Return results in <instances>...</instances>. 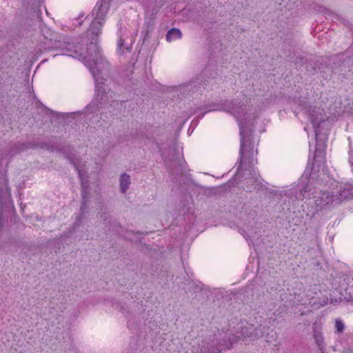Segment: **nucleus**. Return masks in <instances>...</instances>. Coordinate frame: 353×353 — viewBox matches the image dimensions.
Returning <instances> with one entry per match:
<instances>
[{"label": "nucleus", "mask_w": 353, "mask_h": 353, "mask_svg": "<svg viewBox=\"0 0 353 353\" xmlns=\"http://www.w3.org/2000/svg\"><path fill=\"white\" fill-rule=\"evenodd\" d=\"M303 193V185L300 183L290 190L284 191L285 197H288L292 201L303 200L305 199Z\"/></svg>", "instance_id": "nucleus-17"}, {"label": "nucleus", "mask_w": 353, "mask_h": 353, "mask_svg": "<svg viewBox=\"0 0 353 353\" xmlns=\"http://www.w3.org/2000/svg\"><path fill=\"white\" fill-rule=\"evenodd\" d=\"M230 183H232V184L233 185V183H232L231 181H228V185H229V186L230 185Z\"/></svg>", "instance_id": "nucleus-46"}, {"label": "nucleus", "mask_w": 353, "mask_h": 353, "mask_svg": "<svg viewBox=\"0 0 353 353\" xmlns=\"http://www.w3.org/2000/svg\"><path fill=\"white\" fill-rule=\"evenodd\" d=\"M221 108V105L219 104V103H208V104H205L204 105H200V106H198V107H196V108H192L190 109V112H191V114H196L198 111H201V110H205V112L202 113L201 115H199L197 117V119L196 120H194L192 123V124H194V125H196L198 121H199V119H201V118H203V117L204 116V114L209 112V111H212V110H219Z\"/></svg>", "instance_id": "nucleus-13"}, {"label": "nucleus", "mask_w": 353, "mask_h": 353, "mask_svg": "<svg viewBox=\"0 0 353 353\" xmlns=\"http://www.w3.org/2000/svg\"><path fill=\"white\" fill-rule=\"evenodd\" d=\"M81 192L82 200L79 214H81V216H85L88 213V203L90 187H88V188H84L83 190H81Z\"/></svg>", "instance_id": "nucleus-18"}, {"label": "nucleus", "mask_w": 353, "mask_h": 353, "mask_svg": "<svg viewBox=\"0 0 353 353\" xmlns=\"http://www.w3.org/2000/svg\"><path fill=\"white\" fill-rule=\"evenodd\" d=\"M301 60V63L306 65L305 68L307 74L313 76L318 73V65H320L318 63V59H310L308 61L305 58H302Z\"/></svg>", "instance_id": "nucleus-21"}, {"label": "nucleus", "mask_w": 353, "mask_h": 353, "mask_svg": "<svg viewBox=\"0 0 353 353\" xmlns=\"http://www.w3.org/2000/svg\"><path fill=\"white\" fill-rule=\"evenodd\" d=\"M150 31L149 30H146L145 34L144 36L143 41H145L148 38H150Z\"/></svg>", "instance_id": "nucleus-39"}, {"label": "nucleus", "mask_w": 353, "mask_h": 353, "mask_svg": "<svg viewBox=\"0 0 353 353\" xmlns=\"http://www.w3.org/2000/svg\"><path fill=\"white\" fill-rule=\"evenodd\" d=\"M202 87H203V85L201 83L200 78L196 77L187 83L174 86L172 92L174 93V97L177 95L180 99H182L190 96L195 91L201 90Z\"/></svg>", "instance_id": "nucleus-9"}, {"label": "nucleus", "mask_w": 353, "mask_h": 353, "mask_svg": "<svg viewBox=\"0 0 353 353\" xmlns=\"http://www.w3.org/2000/svg\"><path fill=\"white\" fill-rule=\"evenodd\" d=\"M232 112L235 114L239 121V125L240 128V137H241V145H240V163L237 170L242 169L243 162L248 163L250 167V176L248 179L246 185V191L252 192L255 190H265L267 192L266 196L272 201L275 203H279L283 196H285L284 192L272 190L268 189L263 184V180L261 177L259 173L256 171L253 166L256 163V159L255 156L257 153V150H254L253 145V132L254 126L253 123L248 121L246 118H241V116L245 114V105H241L238 110L235 109V107L238 105L236 101L231 102Z\"/></svg>", "instance_id": "nucleus-2"}, {"label": "nucleus", "mask_w": 353, "mask_h": 353, "mask_svg": "<svg viewBox=\"0 0 353 353\" xmlns=\"http://www.w3.org/2000/svg\"><path fill=\"white\" fill-rule=\"evenodd\" d=\"M85 218V216H81L79 214L75 219V221L71 228L68 231L64 232L60 236V239H68L70 238L72 233H77L81 230L83 228V219Z\"/></svg>", "instance_id": "nucleus-15"}, {"label": "nucleus", "mask_w": 353, "mask_h": 353, "mask_svg": "<svg viewBox=\"0 0 353 353\" xmlns=\"http://www.w3.org/2000/svg\"><path fill=\"white\" fill-rule=\"evenodd\" d=\"M195 288H199V290H202V288L199 287L198 285H196Z\"/></svg>", "instance_id": "nucleus-44"}, {"label": "nucleus", "mask_w": 353, "mask_h": 353, "mask_svg": "<svg viewBox=\"0 0 353 353\" xmlns=\"http://www.w3.org/2000/svg\"><path fill=\"white\" fill-rule=\"evenodd\" d=\"M334 18H335L336 19H337V20H341V17L339 15H338V14H334Z\"/></svg>", "instance_id": "nucleus-42"}, {"label": "nucleus", "mask_w": 353, "mask_h": 353, "mask_svg": "<svg viewBox=\"0 0 353 353\" xmlns=\"http://www.w3.org/2000/svg\"><path fill=\"white\" fill-rule=\"evenodd\" d=\"M58 144L55 137H47L43 139L41 149L52 152L56 151Z\"/></svg>", "instance_id": "nucleus-22"}, {"label": "nucleus", "mask_w": 353, "mask_h": 353, "mask_svg": "<svg viewBox=\"0 0 353 353\" xmlns=\"http://www.w3.org/2000/svg\"><path fill=\"white\" fill-rule=\"evenodd\" d=\"M345 353H353V350H352L350 348H344Z\"/></svg>", "instance_id": "nucleus-40"}, {"label": "nucleus", "mask_w": 353, "mask_h": 353, "mask_svg": "<svg viewBox=\"0 0 353 353\" xmlns=\"http://www.w3.org/2000/svg\"><path fill=\"white\" fill-rule=\"evenodd\" d=\"M96 91V96H95V101H92L90 104H89L86 107V112L90 114L95 113L99 111V105L107 103L109 101V96H108V93L105 92V94H107V100L102 102V100H100L99 99H97V89L95 88Z\"/></svg>", "instance_id": "nucleus-24"}, {"label": "nucleus", "mask_w": 353, "mask_h": 353, "mask_svg": "<svg viewBox=\"0 0 353 353\" xmlns=\"http://www.w3.org/2000/svg\"><path fill=\"white\" fill-rule=\"evenodd\" d=\"M48 111H49L51 114H54V112L52 110H48Z\"/></svg>", "instance_id": "nucleus-45"}, {"label": "nucleus", "mask_w": 353, "mask_h": 353, "mask_svg": "<svg viewBox=\"0 0 353 353\" xmlns=\"http://www.w3.org/2000/svg\"><path fill=\"white\" fill-rule=\"evenodd\" d=\"M297 103L299 106L303 110H305V114L307 113V110L310 108V107H312L309 105L308 101L306 99H299Z\"/></svg>", "instance_id": "nucleus-33"}, {"label": "nucleus", "mask_w": 353, "mask_h": 353, "mask_svg": "<svg viewBox=\"0 0 353 353\" xmlns=\"http://www.w3.org/2000/svg\"><path fill=\"white\" fill-rule=\"evenodd\" d=\"M312 332H313V337L314 339L315 343L318 347V349L321 351L322 353L324 352V339L322 334V327L320 325H319L316 322L314 323L312 325Z\"/></svg>", "instance_id": "nucleus-14"}, {"label": "nucleus", "mask_w": 353, "mask_h": 353, "mask_svg": "<svg viewBox=\"0 0 353 353\" xmlns=\"http://www.w3.org/2000/svg\"><path fill=\"white\" fill-rule=\"evenodd\" d=\"M315 149L312 159H309L305 171L301 177L300 183L303 185L304 198L316 197L318 192L312 185V181L319 177L321 166L325 163V152L323 144L319 143Z\"/></svg>", "instance_id": "nucleus-3"}, {"label": "nucleus", "mask_w": 353, "mask_h": 353, "mask_svg": "<svg viewBox=\"0 0 353 353\" xmlns=\"http://www.w3.org/2000/svg\"><path fill=\"white\" fill-rule=\"evenodd\" d=\"M352 300H353V298H352Z\"/></svg>", "instance_id": "nucleus-48"}, {"label": "nucleus", "mask_w": 353, "mask_h": 353, "mask_svg": "<svg viewBox=\"0 0 353 353\" xmlns=\"http://www.w3.org/2000/svg\"><path fill=\"white\" fill-rule=\"evenodd\" d=\"M79 177L80 178L81 181V190H83L84 188H88V187H90L88 182L87 181H85L83 179V176L81 174V177L79 176Z\"/></svg>", "instance_id": "nucleus-37"}, {"label": "nucleus", "mask_w": 353, "mask_h": 353, "mask_svg": "<svg viewBox=\"0 0 353 353\" xmlns=\"http://www.w3.org/2000/svg\"><path fill=\"white\" fill-rule=\"evenodd\" d=\"M111 0H99L93 9L95 21L91 24L90 28L85 35L81 38L79 44L80 59L89 68L96 82L97 99L106 101L107 94L103 88L104 83L102 70L108 68L109 63L103 59L97 44V37L102 27L101 21L103 20L109 9Z\"/></svg>", "instance_id": "nucleus-1"}, {"label": "nucleus", "mask_w": 353, "mask_h": 353, "mask_svg": "<svg viewBox=\"0 0 353 353\" xmlns=\"http://www.w3.org/2000/svg\"><path fill=\"white\" fill-rule=\"evenodd\" d=\"M120 191L121 193H125L130 184V176L126 173L121 175L119 179Z\"/></svg>", "instance_id": "nucleus-26"}, {"label": "nucleus", "mask_w": 353, "mask_h": 353, "mask_svg": "<svg viewBox=\"0 0 353 353\" xmlns=\"http://www.w3.org/2000/svg\"><path fill=\"white\" fill-rule=\"evenodd\" d=\"M105 81L106 79L103 77V80H102V81L104 83V85H103V88H105V90H107V88H105ZM108 90H110V88H108ZM106 92L108 94V92L106 91Z\"/></svg>", "instance_id": "nucleus-41"}, {"label": "nucleus", "mask_w": 353, "mask_h": 353, "mask_svg": "<svg viewBox=\"0 0 353 353\" xmlns=\"http://www.w3.org/2000/svg\"><path fill=\"white\" fill-rule=\"evenodd\" d=\"M254 214H255V212H253V211H250V212L249 213V214H250L251 216H254Z\"/></svg>", "instance_id": "nucleus-43"}, {"label": "nucleus", "mask_w": 353, "mask_h": 353, "mask_svg": "<svg viewBox=\"0 0 353 353\" xmlns=\"http://www.w3.org/2000/svg\"><path fill=\"white\" fill-rule=\"evenodd\" d=\"M151 126H144L141 128L137 134V137L143 139H151L152 133L150 131Z\"/></svg>", "instance_id": "nucleus-28"}, {"label": "nucleus", "mask_w": 353, "mask_h": 353, "mask_svg": "<svg viewBox=\"0 0 353 353\" xmlns=\"http://www.w3.org/2000/svg\"><path fill=\"white\" fill-rule=\"evenodd\" d=\"M56 152L61 153L74 166L78 175L81 177L79 165L81 159L77 155L74 147L70 145H64L59 143Z\"/></svg>", "instance_id": "nucleus-10"}, {"label": "nucleus", "mask_w": 353, "mask_h": 353, "mask_svg": "<svg viewBox=\"0 0 353 353\" xmlns=\"http://www.w3.org/2000/svg\"><path fill=\"white\" fill-rule=\"evenodd\" d=\"M318 73H320L324 79H327V77H331L332 74L334 73L332 70V63L327 65L323 59H318Z\"/></svg>", "instance_id": "nucleus-19"}, {"label": "nucleus", "mask_w": 353, "mask_h": 353, "mask_svg": "<svg viewBox=\"0 0 353 353\" xmlns=\"http://www.w3.org/2000/svg\"><path fill=\"white\" fill-rule=\"evenodd\" d=\"M319 11L321 12H323L327 15L334 14V13L331 10H330L329 9H327V8H325L324 6H319Z\"/></svg>", "instance_id": "nucleus-36"}, {"label": "nucleus", "mask_w": 353, "mask_h": 353, "mask_svg": "<svg viewBox=\"0 0 353 353\" xmlns=\"http://www.w3.org/2000/svg\"><path fill=\"white\" fill-rule=\"evenodd\" d=\"M118 50L120 53L124 52V49L127 51H130L132 48V43H127L125 39L121 35L117 43Z\"/></svg>", "instance_id": "nucleus-30"}, {"label": "nucleus", "mask_w": 353, "mask_h": 353, "mask_svg": "<svg viewBox=\"0 0 353 353\" xmlns=\"http://www.w3.org/2000/svg\"><path fill=\"white\" fill-rule=\"evenodd\" d=\"M42 141H43V139L39 137H37V138L33 139L32 141H27L26 143H27L28 150H30V149L34 150V149H37V148L41 149Z\"/></svg>", "instance_id": "nucleus-31"}, {"label": "nucleus", "mask_w": 353, "mask_h": 353, "mask_svg": "<svg viewBox=\"0 0 353 353\" xmlns=\"http://www.w3.org/2000/svg\"><path fill=\"white\" fill-rule=\"evenodd\" d=\"M315 204L321 208H325L327 205H331L336 206L345 200L353 199V182L352 183L344 184L337 190L336 194L329 192H320L319 196L316 195Z\"/></svg>", "instance_id": "nucleus-4"}, {"label": "nucleus", "mask_w": 353, "mask_h": 353, "mask_svg": "<svg viewBox=\"0 0 353 353\" xmlns=\"http://www.w3.org/2000/svg\"><path fill=\"white\" fill-rule=\"evenodd\" d=\"M28 145L27 143H14L10 145V150L8 154H5V156L10 155L11 157H13L14 155H16L17 154H19L21 152L28 150Z\"/></svg>", "instance_id": "nucleus-25"}, {"label": "nucleus", "mask_w": 353, "mask_h": 353, "mask_svg": "<svg viewBox=\"0 0 353 353\" xmlns=\"http://www.w3.org/2000/svg\"><path fill=\"white\" fill-rule=\"evenodd\" d=\"M221 347V345L218 346L214 344L203 345L199 353H219L222 350Z\"/></svg>", "instance_id": "nucleus-29"}, {"label": "nucleus", "mask_w": 353, "mask_h": 353, "mask_svg": "<svg viewBox=\"0 0 353 353\" xmlns=\"http://www.w3.org/2000/svg\"><path fill=\"white\" fill-rule=\"evenodd\" d=\"M218 76L216 66L214 64L208 63L203 70L201 74L197 78H200V82L207 81L208 79L216 78Z\"/></svg>", "instance_id": "nucleus-16"}, {"label": "nucleus", "mask_w": 353, "mask_h": 353, "mask_svg": "<svg viewBox=\"0 0 353 353\" xmlns=\"http://www.w3.org/2000/svg\"><path fill=\"white\" fill-rule=\"evenodd\" d=\"M268 330L269 327L259 325L256 327H253L252 326L243 327L241 333L242 336L245 338H250L252 340H254L263 337Z\"/></svg>", "instance_id": "nucleus-12"}, {"label": "nucleus", "mask_w": 353, "mask_h": 353, "mask_svg": "<svg viewBox=\"0 0 353 353\" xmlns=\"http://www.w3.org/2000/svg\"><path fill=\"white\" fill-rule=\"evenodd\" d=\"M324 111L323 109L317 107H310L307 110L306 115L310 120L311 123L313 125L315 132V138H316V147L319 148V144H323L325 147L324 140L322 139H319L321 133V123L325 121V119L323 118Z\"/></svg>", "instance_id": "nucleus-8"}, {"label": "nucleus", "mask_w": 353, "mask_h": 353, "mask_svg": "<svg viewBox=\"0 0 353 353\" xmlns=\"http://www.w3.org/2000/svg\"><path fill=\"white\" fill-rule=\"evenodd\" d=\"M345 294L348 296V299L352 300L353 299V279L347 283V287L345 288Z\"/></svg>", "instance_id": "nucleus-32"}, {"label": "nucleus", "mask_w": 353, "mask_h": 353, "mask_svg": "<svg viewBox=\"0 0 353 353\" xmlns=\"http://www.w3.org/2000/svg\"><path fill=\"white\" fill-rule=\"evenodd\" d=\"M76 237H81V236L77 235Z\"/></svg>", "instance_id": "nucleus-47"}, {"label": "nucleus", "mask_w": 353, "mask_h": 353, "mask_svg": "<svg viewBox=\"0 0 353 353\" xmlns=\"http://www.w3.org/2000/svg\"><path fill=\"white\" fill-rule=\"evenodd\" d=\"M335 328L337 333H341L345 328L343 322L340 319H336L335 321Z\"/></svg>", "instance_id": "nucleus-34"}, {"label": "nucleus", "mask_w": 353, "mask_h": 353, "mask_svg": "<svg viewBox=\"0 0 353 353\" xmlns=\"http://www.w3.org/2000/svg\"><path fill=\"white\" fill-rule=\"evenodd\" d=\"M43 37L46 40V41H43L46 46V50H59L62 51L63 54H66L80 59L79 45L77 46L74 45V43H70L68 41L48 39L45 34H43Z\"/></svg>", "instance_id": "nucleus-7"}, {"label": "nucleus", "mask_w": 353, "mask_h": 353, "mask_svg": "<svg viewBox=\"0 0 353 353\" xmlns=\"http://www.w3.org/2000/svg\"><path fill=\"white\" fill-rule=\"evenodd\" d=\"M330 61H332V71H334V74H338L343 79H348L350 77V72L353 66V54H350L346 51L334 56Z\"/></svg>", "instance_id": "nucleus-6"}, {"label": "nucleus", "mask_w": 353, "mask_h": 353, "mask_svg": "<svg viewBox=\"0 0 353 353\" xmlns=\"http://www.w3.org/2000/svg\"><path fill=\"white\" fill-rule=\"evenodd\" d=\"M58 144L55 137H47L43 139L41 149L52 152L56 151Z\"/></svg>", "instance_id": "nucleus-23"}, {"label": "nucleus", "mask_w": 353, "mask_h": 353, "mask_svg": "<svg viewBox=\"0 0 353 353\" xmlns=\"http://www.w3.org/2000/svg\"><path fill=\"white\" fill-rule=\"evenodd\" d=\"M190 200L191 196L185 195V197L179 201L176 208L180 214L185 215L190 211L192 205Z\"/></svg>", "instance_id": "nucleus-20"}, {"label": "nucleus", "mask_w": 353, "mask_h": 353, "mask_svg": "<svg viewBox=\"0 0 353 353\" xmlns=\"http://www.w3.org/2000/svg\"><path fill=\"white\" fill-rule=\"evenodd\" d=\"M119 306L120 307V310L123 312V313H125V311H127L128 310V307L125 305V304H123L121 305V303H120L119 305Z\"/></svg>", "instance_id": "nucleus-38"}, {"label": "nucleus", "mask_w": 353, "mask_h": 353, "mask_svg": "<svg viewBox=\"0 0 353 353\" xmlns=\"http://www.w3.org/2000/svg\"><path fill=\"white\" fill-rule=\"evenodd\" d=\"M182 37L181 31L176 28H172L170 29L165 35L166 40L168 41H171L172 40H176L178 39H181Z\"/></svg>", "instance_id": "nucleus-27"}, {"label": "nucleus", "mask_w": 353, "mask_h": 353, "mask_svg": "<svg viewBox=\"0 0 353 353\" xmlns=\"http://www.w3.org/2000/svg\"><path fill=\"white\" fill-rule=\"evenodd\" d=\"M80 114H81V112H80V111L72 112H69V113H63V117L67 118V119H69V118L74 119L76 115Z\"/></svg>", "instance_id": "nucleus-35"}, {"label": "nucleus", "mask_w": 353, "mask_h": 353, "mask_svg": "<svg viewBox=\"0 0 353 353\" xmlns=\"http://www.w3.org/2000/svg\"><path fill=\"white\" fill-rule=\"evenodd\" d=\"M161 155L170 172L173 181L175 183L179 182L180 184L181 181L178 180L177 177L184 173L185 167L181 159V152L178 145L174 143V146L169 150L168 153L165 151H162Z\"/></svg>", "instance_id": "nucleus-5"}, {"label": "nucleus", "mask_w": 353, "mask_h": 353, "mask_svg": "<svg viewBox=\"0 0 353 353\" xmlns=\"http://www.w3.org/2000/svg\"><path fill=\"white\" fill-rule=\"evenodd\" d=\"M97 217L100 223L104 225L105 232H119L120 224L116 219L110 216L107 212H99L97 213Z\"/></svg>", "instance_id": "nucleus-11"}]
</instances>
